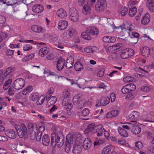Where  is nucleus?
Returning <instances> with one entry per match:
<instances>
[{
  "label": "nucleus",
  "instance_id": "nucleus-1",
  "mask_svg": "<svg viewBox=\"0 0 154 154\" xmlns=\"http://www.w3.org/2000/svg\"><path fill=\"white\" fill-rule=\"evenodd\" d=\"M64 139L63 136H56L55 134L52 133L51 135V145L54 146L56 145L59 147H61L64 144Z\"/></svg>",
  "mask_w": 154,
  "mask_h": 154
},
{
  "label": "nucleus",
  "instance_id": "nucleus-2",
  "mask_svg": "<svg viewBox=\"0 0 154 154\" xmlns=\"http://www.w3.org/2000/svg\"><path fill=\"white\" fill-rule=\"evenodd\" d=\"M98 33V29L97 28L94 27H89L86 32H83L82 33V38L87 40H90L92 38V36L93 35H97Z\"/></svg>",
  "mask_w": 154,
  "mask_h": 154
},
{
  "label": "nucleus",
  "instance_id": "nucleus-3",
  "mask_svg": "<svg viewBox=\"0 0 154 154\" xmlns=\"http://www.w3.org/2000/svg\"><path fill=\"white\" fill-rule=\"evenodd\" d=\"M14 127L20 138L26 137L27 136V129L24 124H22L21 126H20L19 125L15 124Z\"/></svg>",
  "mask_w": 154,
  "mask_h": 154
},
{
  "label": "nucleus",
  "instance_id": "nucleus-4",
  "mask_svg": "<svg viewBox=\"0 0 154 154\" xmlns=\"http://www.w3.org/2000/svg\"><path fill=\"white\" fill-rule=\"evenodd\" d=\"M107 6V2L106 0H98L95 5L96 10L98 12L103 11Z\"/></svg>",
  "mask_w": 154,
  "mask_h": 154
},
{
  "label": "nucleus",
  "instance_id": "nucleus-5",
  "mask_svg": "<svg viewBox=\"0 0 154 154\" xmlns=\"http://www.w3.org/2000/svg\"><path fill=\"white\" fill-rule=\"evenodd\" d=\"M25 84L24 80L22 78H18L15 80L12 85L13 88L16 90L22 89Z\"/></svg>",
  "mask_w": 154,
  "mask_h": 154
},
{
  "label": "nucleus",
  "instance_id": "nucleus-6",
  "mask_svg": "<svg viewBox=\"0 0 154 154\" xmlns=\"http://www.w3.org/2000/svg\"><path fill=\"white\" fill-rule=\"evenodd\" d=\"M117 28H118V29H121L122 31L124 30V32H120V34L122 35L121 36V38L119 37V38L126 40L127 38L130 36V30L126 29L125 25L124 24L122 26H118Z\"/></svg>",
  "mask_w": 154,
  "mask_h": 154
},
{
  "label": "nucleus",
  "instance_id": "nucleus-7",
  "mask_svg": "<svg viewBox=\"0 0 154 154\" xmlns=\"http://www.w3.org/2000/svg\"><path fill=\"white\" fill-rule=\"evenodd\" d=\"M96 0H90L83 7V13L85 15L90 14L91 12L90 6H91L94 3Z\"/></svg>",
  "mask_w": 154,
  "mask_h": 154
},
{
  "label": "nucleus",
  "instance_id": "nucleus-8",
  "mask_svg": "<svg viewBox=\"0 0 154 154\" xmlns=\"http://www.w3.org/2000/svg\"><path fill=\"white\" fill-rule=\"evenodd\" d=\"M73 139L72 135H68L66 137V141L65 143V150L66 152H68L71 147L73 145Z\"/></svg>",
  "mask_w": 154,
  "mask_h": 154
},
{
  "label": "nucleus",
  "instance_id": "nucleus-9",
  "mask_svg": "<svg viewBox=\"0 0 154 154\" xmlns=\"http://www.w3.org/2000/svg\"><path fill=\"white\" fill-rule=\"evenodd\" d=\"M122 92L124 94H127L126 97L127 99H131L135 96V94L132 92H131L129 90L127 85L124 86L121 89Z\"/></svg>",
  "mask_w": 154,
  "mask_h": 154
},
{
  "label": "nucleus",
  "instance_id": "nucleus-10",
  "mask_svg": "<svg viewBox=\"0 0 154 154\" xmlns=\"http://www.w3.org/2000/svg\"><path fill=\"white\" fill-rule=\"evenodd\" d=\"M97 127L95 126V124L92 123L88 125L84 132L85 134H90L92 135V134L96 133L97 132Z\"/></svg>",
  "mask_w": 154,
  "mask_h": 154
},
{
  "label": "nucleus",
  "instance_id": "nucleus-11",
  "mask_svg": "<svg viewBox=\"0 0 154 154\" xmlns=\"http://www.w3.org/2000/svg\"><path fill=\"white\" fill-rule=\"evenodd\" d=\"M132 123L131 129L132 133L135 134H137L140 133L141 131V128L138 126L136 125V121L132 120Z\"/></svg>",
  "mask_w": 154,
  "mask_h": 154
},
{
  "label": "nucleus",
  "instance_id": "nucleus-12",
  "mask_svg": "<svg viewBox=\"0 0 154 154\" xmlns=\"http://www.w3.org/2000/svg\"><path fill=\"white\" fill-rule=\"evenodd\" d=\"M65 60L62 57H60L58 60L57 64V69L58 71H61L64 68Z\"/></svg>",
  "mask_w": 154,
  "mask_h": 154
},
{
  "label": "nucleus",
  "instance_id": "nucleus-13",
  "mask_svg": "<svg viewBox=\"0 0 154 154\" xmlns=\"http://www.w3.org/2000/svg\"><path fill=\"white\" fill-rule=\"evenodd\" d=\"M70 18L71 20L74 22H77L79 18V16L78 11L75 10L70 11Z\"/></svg>",
  "mask_w": 154,
  "mask_h": 154
},
{
  "label": "nucleus",
  "instance_id": "nucleus-14",
  "mask_svg": "<svg viewBox=\"0 0 154 154\" xmlns=\"http://www.w3.org/2000/svg\"><path fill=\"white\" fill-rule=\"evenodd\" d=\"M5 134L9 138L11 139H15L17 137V135L15 131L13 130H6L5 131Z\"/></svg>",
  "mask_w": 154,
  "mask_h": 154
},
{
  "label": "nucleus",
  "instance_id": "nucleus-15",
  "mask_svg": "<svg viewBox=\"0 0 154 154\" xmlns=\"http://www.w3.org/2000/svg\"><path fill=\"white\" fill-rule=\"evenodd\" d=\"M76 33L74 30L73 29H69L64 33L63 35L66 38L69 39L75 35Z\"/></svg>",
  "mask_w": 154,
  "mask_h": 154
},
{
  "label": "nucleus",
  "instance_id": "nucleus-16",
  "mask_svg": "<svg viewBox=\"0 0 154 154\" xmlns=\"http://www.w3.org/2000/svg\"><path fill=\"white\" fill-rule=\"evenodd\" d=\"M82 150V148L81 145L79 144H75L72 150L73 154H80Z\"/></svg>",
  "mask_w": 154,
  "mask_h": 154
},
{
  "label": "nucleus",
  "instance_id": "nucleus-17",
  "mask_svg": "<svg viewBox=\"0 0 154 154\" xmlns=\"http://www.w3.org/2000/svg\"><path fill=\"white\" fill-rule=\"evenodd\" d=\"M15 68L14 67H10L6 69L5 72L4 73L3 75L5 77L8 76H9L11 75L15 71Z\"/></svg>",
  "mask_w": 154,
  "mask_h": 154
},
{
  "label": "nucleus",
  "instance_id": "nucleus-18",
  "mask_svg": "<svg viewBox=\"0 0 154 154\" xmlns=\"http://www.w3.org/2000/svg\"><path fill=\"white\" fill-rule=\"evenodd\" d=\"M44 8L42 5H38L33 6L32 8V11L35 13H41L43 11Z\"/></svg>",
  "mask_w": 154,
  "mask_h": 154
},
{
  "label": "nucleus",
  "instance_id": "nucleus-19",
  "mask_svg": "<svg viewBox=\"0 0 154 154\" xmlns=\"http://www.w3.org/2000/svg\"><path fill=\"white\" fill-rule=\"evenodd\" d=\"M91 142L90 139L87 138L85 139L83 143V148L86 149H88L91 147Z\"/></svg>",
  "mask_w": 154,
  "mask_h": 154
},
{
  "label": "nucleus",
  "instance_id": "nucleus-20",
  "mask_svg": "<svg viewBox=\"0 0 154 154\" xmlns=\"http://www.w3.org/2000/svg\"><path fill=\"white\" fill-rule=\"evenodd\" d=\"M68 26V22L65 20L60 21L58 23V28L60 30L65 29Z\"/></svg>",
  "mask_w": 154,
  "mask_h": 154
},
{
  "label": "nucleus",
  "instance_id": "nucleus-21",
  "mask_svg": "<svg viewBox=\"0 0 154 154\" xmlns=\"http://www.w3.org/2000/svg\"><path fill=\"white\" fill-rule=\"evenodd\" d=\"M150 21V15L148 13H146L141 20V23L146 25L148 24Z\"/></svg>",
  "mask_w": 154,
  "mask_h": 154
},
{
  "label": "nucleus",
  "instance_id": "nucleus-22",
  "mask_svg": "<svg viewBox=\"0 0 154 154\" xmlns=\"http://www.w3.org/2000/svg\"><path fill=\"white\" fill-rule=\"evenodd\" d=\"M31 29L32 31L35 32H43L45 30L41 26L37 25H33L31 27Z\"/></svg>",
  "mask_w": 154,
  "mask_h": 154
},
{
  "label": "nucleus",
  "instance_id": "nucleus-23",
  "mask_svg": "<svg viewBox=\"0 0 154 154\" xmlns=\"http://www.w3.org/2000/svg\"><path fill=\"white\" fill-rule=\"evenodd\" d=\"M146 6L149 9L151 12L154 10V1L153 0H147Z\"/></svg>",
  "mask_w": 154,
  "mask_h": 154
},
{
  "label": "nucleus",
  "instance_id": "nucleus-24",
  "mask_svg": "<svg viewBox=\"0 0 154 154\" xmlns=\"http://www.w3.org/2000/svg\"><path fill=\"white\" fill-rule=\"evenodd\" d=\"M57 16L62 18H63L67 15L66 11L62 8L59 9L57 12Z\"/></svg>",
  "mask_w": 154,
  "mask_h": 154
},
{
  "label": "nucleus",
  "instance_id": "nucleus-25",
  "mask_svg": "<svg viewBox=\"0 0 154 154\" xmlns=\"http://www.w3.org/2000/svg\"><path fill=\"white\" fill-rule=\"evenodd\" d=\"M42 143L45 146H48L50 143V139L49 136L48 134H45L42 137Z\"/></svg>",
  "mask_w": 154,
  "mask_h": 154
},
{
  "label": "nucleus",
  "instance_id": "nucleus-26",
  "mask_svg": "<svg viewBox=\"0 0 154 154\" xmlns=\"http://www.w3.org/2000/svg\"><path fill=\"white\" fill-rule=\"evenodd\" d=\"M141 51L143 56L145 57H148L149 55V49L147 47H144Z\"/></svg>",
  "mask_w": 154,
  "mask_h": 154
},
{
  "label": "nucleus",
  "instance_id": "nucleus-27",
  "mask_svg": "<svg viewBox=\"0 0 154 154\" xmlns=\"http://www.w3.org/2000/svg\"><path fill=\"white\" fill-rule=\"evenodd\" d=\"M49 51L48 48L44 47L41 48L39 51V54L42 57L47 54Z\"/></svg>",
  "mask_w": 154,
  "mask_h": 154
},
{
  "label": "nucleus",
  "instance_id": "nucleus-28",
  "mask_svg": "<svg viewBox=\"0 0 154 154\" xmlns=\"http://www.w3.org/2000/svg\"><path fill=\"white\" fill-rule=\"evenodd\" d=\"M28 126L29 131H38V128H37V125L36 124L29 123L28 124Z\"/></svg>",
  "mask_w": 154,
  "mask_h": 154
},
{
  "label": "nucleus",
  "instance_id": "nucleus-29",
  "mask_svg": "<svg viewBox=\"0 0 154 154\" xmlns=\"http://www.w3.org/2000/svg\"><path fill=\"white\" fill-rule=\"evenodd\" d=\"M118 131L120 134L123 137H128V134L126 130L122 128L119 127L118 128Z\"/></svg>",
  "mask_w": 154,
  "mask_h": 154
},
{
  "label": "nucleus",
  "instance_id": "nucleus-30",
  "mask_svg": "<svg viewBox=\"0 0 154 154\" xmlns=\"http://www.w3.org/2000/svg\"><path fill=\"white\" fill-rule=\"evenodd\" d=\"M45 98H46V100H51V98H54V100H51L49 103L48 102V107L50 106V104L51 105H52L55 104L57 101V98L54 96H53L50 97L49 96L46 97H45Z\"/></svg>",
  "mask_w": 154,
  "mask_h": 154
},
{
  "label": "nucleus",
  "instance_id": "nucleus-31",
  "mask_svg": "<svg viewBox=\"0 0 154 154\" xmlns=\"http://www.w3.org/2000/svg\"><path fill=\"white\" fill-rule=\"evenodd\" d=\"M121 57L124 59H127L129 57V53L128 49L123 50L121 54Z\"/></svg>",
  "mask_w": 154,
  "mask_h": 154
},
{
  "label": "nucleus",
  "instance_id": "nucleus-32",
  "mask_svg": "<svg viewBox=\"0 0 154 154\" xmlns=\"http://www.w3.org/2000/svg\"><path fill=\"white\" fill-rule=\"evenodd\" d=\"M86 82V80L82 78L79 79L75 82V84H76L80 88H81L80 85H83Z\"/></svg>",
  "mask_w": 154,
  "mask_h": 154
},
{
  "label": "nucleus",
  "instance_id": "nucleus-33",
  "mask_svg": "<svg viewBox=\"0 0 154 154\" xmlns=\"http://www.w3.org/2000/svg\"><path fill=\"white\" fill-rule=\"evenodd\" d=\"M119 112L118 110H112L108 113L106 115L107 118L112 117L117 115Z\"/></svg>",
  "mask_w": 154,
  "mask_h": 154
},
{
  "label": "nucleus",
  "instance_id": "nucleus-34",
  "mask_svg": "<svg viewBox=\"0 0 154 154\" xmlns=\"http://www.w3.org/2000/svg\"><path fill=\"white\" fill-rule=\"evenodd\" d=\"M74 67L75 69L77 71L81 70L83 69V66L79 62H77L75 64Z\"/></svg>",
  "mask_w": 154,
  "mask_h": 154
},
{
  "label": "nucleus",
  "instance_id": "nucleus-35",
  "mask_svg": "<svg viewBox=\"0 0 154 154\" xmlns=\"http://www.w3.org/2000/svg\"><path fill=\"white\" fill-rule=\"evenodd\" d=\"M122 46V44L121 43L117 44L109 47V49H112V51H115L119 49Z\"/></svg>",
  "mask_w": 154,
  "mask_h": 154
},
{
  "label": "nucleus",
  "instance_id": "nucleus-36",
  "mask_svg": "<svg viewBox=\"0 0 154 154\" xmlns=\"http://www.w3.org/2000/svg\"><path fill=\"white\" fill-rule=\"evenodd\" d=\"M96 48L94 46H88L85 48L84 51L87 53H91L94 52Z\"/></svg>",
  "mask_w": 154,
  "mask_h": 154
},
{
  "label": "nucleus",
  "instance_id": "nucleus-37",
  "mask_svg": "<svg viewBox=\"0 0 154 154\" xmlns=\"http://www.w3.org/2000/svg\"><path fill=\"white\" fill-rule=\"evenodd\" d=\"M139 112L134 111L129 116V118L131 120H135L139 117Z\"/></svg>",
  "mask_w": 154,
  "mask_h": 154
},
{
  "label": "nucleus",
  "instance_id": "nucleus-38",
  "mask_svg": "<svg viewBox=\"0 0 154 154\" xmlns=\"http://www.w3.org/2000/svg\"><path fill=\"white\" fill-rule=\"evenodd\" d=\"M132 35L133 37H131V39L132 40H134L135 39V41H132L133 43L136 44L138 40V38L139 37V35L138 33L134 32L132 33Z\"/></svg>",
  "mask_w": 154,
  "mask_h": 154
},
{
  "label": "nucleus",
  "instance_id": "nucleus-39",
  "mask_svg": "<svg viewBox=\"0 0 154 154\" xmlns=\"http://www.w3.org/2000/svg\"><path fill=\"white\" fill-rule=\"evenodd\" d=\"M12 80L11 79H8L4 83L3 86V89L5 90H7L10 87L11 82Z\"/></svg>",
  "mask_w": 154,
  "mask_h": 154
},
{
  "label": "nucleus",
  "instance_id": "nucleus-40",
  "mask_svg": "<svg viewBox=\"0 0 154 154\" xmlns=\"http://www.w3.org/2000/svg\"><path fill=\"white\" fill-rule=\"evenodd\" d=\"M33 89V88L32 87L31 85H29L23 90V91L22 94L24 95H26L27 93L31 92Z\"/></svg>",
  "mask_w": 154,
  "mask_h": 154
},
{
  "label": "nucleus",
  "instance_id": "nucleus-41",
  "mask_svg": "<svg viewBox=\"0 0 154 154\" xmlns=\"http://www.w3.org/2000/svg\"><path fill=\"white\" fill-rule=\"evenodd\" d=\"M105 105L103 97H101L100 99L97 100L96 105V106H103Z\"/></svg>",
  "mask_w": 154,
  "mask_h": 154
},
{
  "label": "nucleus",
  "instance_id": "nucleus-42",
  "mask_svg": "<svg viewBox=\"0 0 154 154\" xmlns=\"http://www.w3.org/2000/svg\"><path fill=\"white\" fill-rule=\"evenodd\" d=\"M38 94L37 93H32L29 96L30 100L33 101L36 100L38 97Z\"/></svg>",
  "mask_w": 154,
  "mask_h": 154
},
{
  "label": "nucleus",
  "instance_id": "nucleus-43",
  "mask_svg": "<svg viewBox=\"0 0 154 154\" xmlns=\"http://www.w3.org/2000/svg\"><path fill=\"white\" fill-rule=\"evenodd\" d=\"M128 11V9L125 7H122L119 10L120 13L123 16L127 14Z\"/></svg>",
  "mask_w": 154,
  "mask_h": 154
},
{
  "label": "nucleus",
  "instance_id": "nucleus-44",
  "mask_svg": "<svg viewBox=\"0 0 154 154\" xmlns=\"http://www.w3.org/2000/svg\"><path fill=\"white\" fill-rule=\"evenodd\" d=\"M137 8L135 7L132 8L130 9L129 14L131 17L134 16L136 13Z\"/></svg>",
  "mask_w": 154,
  "mask_h": 154
},
{
  "label": "nucleus",
  "instance_id": "nucleus-45",
  "mask_svg": "<svg viewBox=\"0 0 154 154\" xmlns=\"http://www.w3.org/2000/svg\"><path fill=\"white\" fill-rule=\"evenodd\" d=\"M111 148L110 146H108L105 147L102 150V153L108 154L110 151Z\"/></svg>",
  "mask_w": 154,
  "mask_h": 154
},
{
  "label": "nucleus",
  "instance_id": "nucleus-46",
  "mask_svg": "<svg viewBox=\"0 0 154 154\" xmlns=\"http://www.w3.org/2000/svg\"><path fill=\"white\" fill-rule=\"evenodd\" d=\"M143 145L142 142L140 141L137 142L135 143V149L136 150H140L143 147Z\"/></svg>",
  "mask_w": 154,
  "mask_h": 154
},
{
  "label": "nucleus",
  "instance_id": "nucleus-47",
  "mask_svg": "<svg viewBox=\"0 0 154 154\" xmlns=\"http://www.w3.org/2000/svg\"><path fill=\"white\" fill-rule=\"evenodd\" d=\"M73 62L72 60H70L68 59L66 61V67L67 69H69L72 68L73 66Z\"/></svg>",
  "mask_w": 154,
  "mask_h": 154
},
{
  "label": "nucleus",
  "instance_id": "nucleus-48",
  "mask_svg": "<svg viewBox=\"0 0 154 154\" xmlns=\"http://www.w3.org/2000/svg\"><path fill=\"white\" fill-rule=\"evenodd\" d=\"M37 132V131H29V133L30 139L33 140L35 138Z\"/></svg>",
  "mask_w": 154,
  "mask_h": 154
},
{
  "label": "nucleus",
  "instance_id": "nucleus-49",
  "mask_svg": "<svg viewBox=\"0 0 154 154\" xmlns=\"http://www.w3.org/2000/svg\"><path fill=\"white\" fill-rule=\"evenodd\" d=\"M129 90L131 92L134 90L136 88V86L134 84L131 83L126 85Z\"/></svg>",
  "mask_w": 154,
  "mask_h": 154
},
{
  "label": "nucleus",
  "instance_id": "nucleus-50",
  "mask_svg": "<svg viewBox=\"0 0 154 154\" xmlns=\"http://www.w3.org/2000/svg\"><path fill=\"white\" fill-rule=\"evenodd\" d=\"M34 56V54H31L29 55L28 56L25 57L22 59V61L23 62H25L28 61L29 59L33 58Z\"/></svg>",
  "mask_w": 154,
  "mask_h": 154
},
{
  "label": "nucleus",
  "instance_id": "nucleus-51",
  "mask_svg": "<svg viewBox=\"0 0 154 154\" xmlns=\"http://www.w3.org/2000/svg\"><path fill=\"white\" fill-rule=\"evenodd\" d=\"M70 95V93L67 90H64L63 93V97L64 99L68 98Z\"/></svg>",
  "mask_w": 154,
  "mask_h": 154
},
{
  "label": "nucleus",
  "instance_id": "nucleus-52",
  "mask_svg": "<svg viewBox=\"0 0 154 154\" xmlns=\"http://www.w3.org/2000/svg\"><path fill=\"white\" fill-rule=\"evenodd\" d=\"M27 15L26 12H22L19 14V18L20 20H23V21L26 20L25 17Z\"/></svg>",
  "mask_w": 154,
  "mask_h": 154
},
{
  "label": "nucleus",
  "instance_id": "nucleus-53",
  "mask_svg": "<svg viewBox=\"0 0 154 154\" xmlns=\"http://www.w3.org/2000/svg\"><path fill=\"white\" fill-rule=\"evenodd\" d=\"M134 79L133 77L130 76H126L123 78V80L125 82H129L133 81Z\"/></svg>",
  "mask_w": 154,
  "mask_h": 154
},
{
  "label": "nucleus",
  "instance_id": "nucleus-54",
  "mask_svg": "<svg viewBox=\"0 0 154 154\" xmlns=\"http://www.w3.org/2000/svg\"><path fill=\"white\" fill-rule=\"evenodd\" d=\"M45 97H41L37 101L36 103L38 105H40L43 103Z\"/></svg>",
  "mask_w": 154,
  "mask_h": 154
},
{
  "label": "nucleus",
  "instance_id": "nucleus-55",
  "mask_svg": "<svg viewBox=\"0 0 154 154\" xmlns=\"http://www.w3.org/2000/svg\"><path fill=\"white\" fill-rule=\"evenodd\" d=\"M54 91V88L52 87H51L50 89L48 90V91L47 92L46 94V97L49 96L50 97L51 96L52 94L53 93Z\"/></svg>",
  "mask_w": 154,
  "mask_h": 154
},
{
  "label": "nucleus",
  "instance_id": "nucleus-56",
  "mask_svg": "<svg viewBox=\"0 0 154 154\" xmlns=\"http://www.w3.org/2000/svg\"><path fill=\"white\" fill-rule=\"evenodd\" d=\"M89 113V110L87 109H85L82 111V114L83 116H86L88 115Z\"/></svg>",
  "mask_w": 154,
  "mask_h": 154
},
{
  "label": "nucleus",
  "instance_id": "nucleus-57",
  "mask_svg": "<svg viewBox=\"0 0 154 154\" xmlns=\"http://www.w3.org/2000/svg\"><path fill=\"white\" fill-rule=\"evenodd\" d=\"M126 123L128 124V125H123L122 126V127L123 128L122 129H124L125 128L129 130H130V129H131V127L132 125V123Z\"/></svg>",
  "mask_w": 154,
  "mask_h": 154
},
{
  "label": "nucleus",
  "instance_id": "nucleus-58",
  "mask_svg": "<svg viewBox=\"0 0 154 154\" xmlns=\"http://www.w3.org/2000/svg\"><path fill=\"white\" fill-rule=\"evenodd\" d=\"M37 135L36 136L35 138L37 141H39L41 139L42 134V133H41L40 132H39L38 131H37Z\"/></svg>",
  "mask_w": 154,
  "mask_h": 154
},
{
  "label": "nucleus",
  "instance_id": "nucleus-59",
  "mask_svg": "<svg viewBox=\"0 0 154 154\" xmlns=\"http://www.w3.org/2000/svg\"><path fill=\"white\" fill-rule=\"evenodd\" d=\"M15 91L11 87H10L8 91V94L9 95L11 96H13L14 94Z\"/></svg>",
  "mask_w": 154,
  "mask_h": 154
},
{
  "label": "nucleus",
  "instance_id": "nucleus-60",
  "mask_svg": "<svg viewBox=\"0 0 154 154\" xmlns=\"http://www.w3.org/2000/svg\"><path fill=\"white\" fill-rule=\"evenodd\" d=\"M108 23H109V24L112 26V28L113 29H118L117 28V27H116V26L114 25V24L113 22H112V21L110 19H109L108 21Z\"/></svg>",
  "mask_w": 154,
  "mask_h": 154
},
{
  "label": "nucleus",
  "instance_id": "nucleus-61",
  "mask_svg": "<svg viewBox=\"0 0 154 154\" xmlns=\"http://www.w3.org/2000/svg\"><path fill=\"white\" fill-rule=\"evenodd\" d=\"M32 46L29 44H27L25 45L23 48V50L24 51H28L32 49Z\"/></svg>",
  "mask_w": 154,
  "mask_h": 154
},
{
  "label": "nucleus",
  "instance_id": "nucleus-62",
  "mask_svg": "<svg viewBox=\"0 0 154 154\" xmlns=\"http://www.w3.org/2000/svg\"><path fill=\"white\" fill-rule=\"evenodd\" d=\"M110 97L111 99V102H114L116 98L115 94L113 93H111L110 95Z\"/></svg>",
  "mask_w": 154,
  "mask_h": 154
},
{
  "label": "nucleus",
  "instance_id": "nucleus-63",
  "mask_svg": "<svg viewBox=\"0 0 154 154\" xmlns=\"http://www.w3.org/2000/svg\"><path fill=\"white\" fill-rule=\"evenodd\" d=\"M141 90L143 91L147 92L149 91L150 88L148 87L145 86L142 87Z\"/></svg>",
  "mask_w": 154,
  "mask_h": 154
},
{
  "label": "nucleus",
  "instance_id": "nucleus-64",
  "mask_svg": "<svg viewBox=\"0 0 154 154\" xmlns=\"http://www.w3.org/2000/svg\"><path fill=\"white\" fill-rule=\"evenodd\" d=\"M14 53V50L8 49L6 51V55L8 56H11Z\"/></svg>",
  "mask_w": 154,
  "mask_h": 154
}]
</instances>
